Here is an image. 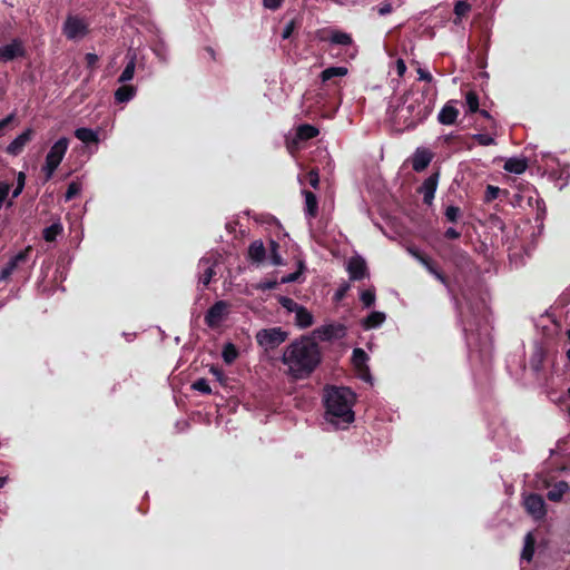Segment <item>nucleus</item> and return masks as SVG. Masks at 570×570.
Listing matches in <instances>:
<instances>
[{
    "label": "nucleus",
    "instance_id": "obj_1",
    "mask_svg": "<svg viewBox=\"0 0 570 570\" xmlns=\"http://www.w3.org/2000/svg\"><path fill=\"white\" fill-rule=\"evenodd\" d=\"M281 360L287 366L288 376L296 381L305 380L322 363V351L313 337L303 335L285 347Z\"/></svg>",
    "mask_w": 570,
    "mask_h": 570
},
{
    "label": "nucleus",
    "instance_id": "obj_2",
    "mask_svg": "<svg viewBox=\"0 0 570 570\" xmlns=\"http://www.w3.org/2000/svg\"><path fill=\"white\" fill-rule=\"evenodd\" d=\"M355 397V393L350 387L326 386L323 402L327 422L336 429H346L348 424L354 422L355 413L353 405Z\"/></svg>",
    "mask_w": 570,
    "mask_h": 570
},
{
    "label": "nucleus",
    "instance_id": "obj_3",
    "mask_svg": "<svg viewBox=\"0 0 570 570\" xmlns=\"http://www.w3.org/2000/svg\"><path fill=\"white\" fill-rule=\"evenodd\" d=\"M431 90L430 86H425L420 94L411 90L404 95V104L407 105L399 112L404 128L413 129L431 115L434 107V98L429 97Z\"/></svg>",
    "mask_w": 570,
    "mask_h": 570
},
{
    "label": "nucleus",
    "instance_id": "obj_4",
    "mask_svg": "<svg viewBox=\"0 0 570 570\" xmlns=\"http://www.w3.org/2000/svg\"><path fill=\"white\" fill-rule=\"evenodd\" d=\"M69 147V139L67 137L59 138L50 148L46 156L42 171L45 180L48 181L52 178L55 171L61 164Z\"/></svg>",
    "mask_w": 570,
    "mask_h": 570
},
{
    "label": "nucleus",
    "instance_id": "obj_5",
    "mask_svg": "<svg viewBox=\"0 0 570 570\" xmlns=\"http://www.w3.org/2000/svg\"><path fill=\"white\" fill-rule=\"evenodd\" d=\"M410 253L426 268V271L430 274H432L439 282H441L446 287L448 292L451 294L456 305V308L460 309L461 305L458 295L454 293V289L450 283L449 277L442 271L439 269L436 263L430 256H428L417 248L410 249Z\"/></svg>",
    "mask_w": 570,
    "mask_h": 570
},
{
    "label": "nucleus",
    "instance_id": "obj_6",
    "mask_svg": "<svg viewBox=\"0 0 570 570\" xmlns=\"http://www.w3.org/2000/svg\"><path fill=\"white\" fill-rule=\"evenodd\" d=\"M62 33L68 40L81 39L89 33V24L83 18L69 14L63 22Z\"/></svg>",
    "mask_w": 570,
    "mask_h": 570
},
{
    "label": "nucleus",
    "instance_id": "obj_7",
    "mask_svg": "<svg viewBox=\"0 0 570 570\" xmlns=\"http://www.w3.org/2000/svg\"><path fill=\"white\" fill-rule=\"evenodd\" d=\"M286 338L287 333L283 331L281 327L264 328L258 331V333L256 334V341L258 345L266 350L277 347L279 344L285 342Z\"/></svg>",
    "mask_w": 570,
    "mask_h": 570
},
{
    "label": "nucleus",
    "instance_id": "obj_8",
    "mask_svg": "<svg viewBox=\"0 0 570 570\" xmlns=\"http://www.w3.org/2000/svg\"><path fill=\"white\" fill-rule=\"evenodd\" d=\"M27 50L23 41L19 38H14L11 42L0 46V62L7 63L19 58H24Z\"/></svg>",
    "mask_w": 570,
    "mask_h": 570
},
{
    "label": "nucleus",
    "instance_id": "obj_9",
    "mask_svg": "<svg viewBox=\"0 0 570 570\" xmlns=\"http://www.w3.org/2000/svg\"><path fill=\"white\" fill-rule=\"evenodd\" d=\"M229 304L226 301L215 302L205 314V323L210 328H217L227 315Z\"/></svg>",
    "mask_w": 570,
    "mask_h": 570
},
{
    "label": "nucleus",
    "instance_id": "obj_10",
    "mask_svg": "<svg viewBox=\"0 0 570 570\" xmlns=\"http://www.w3.org/2000/svg\"><path fill=\"white\" fill-rule=\"evenodd\" d=\"M524 508L527 512L535 520H541L546 517V503L540 494L531 493L524 499Z\"/></svg>",
    "mask_w": 570,
    "mask_h": 570
},
{
    "label": "nucleus",
    "instance_id": "obj_11",
    "mask_svg": "<svg viewBox=\"0 0 570 570\" xmlns=\"http://www.w3.org/2000/svg\"><path fill=\"white\" fill-rule=\"evenodd\" d=\"M439 178L440 173L435 171L431 174L426 179H424L423 184L419 187L417 193L423 195L424 204L432 205L439 184Z\"/></svg>",
    "mask_w": 570,
    "mask_h": 570
},
{
    "label": "nucleus",
    "instance_id": "obj_12",
    "mask_svg": "<svg viewBox=\"0 0 570 570\" xmlns=\"http://www.w3.org/2000/svg\"><path fill=\"white\" fill-rule=\"evenodd\" d=\"M35 136V130L32 128L26 129L22 134L16 137L6 148V153L11 156L20 155L27 144H29Z\"/></svg>",
    "mask_w": 570,
    "mask_h": 570
},
{
    "label": "nucleus",
    "instance_id": "obj_13",
    "mask_svg": "<svg viewBox=\"0 0 570 570\" xmlns=\"http://www.w3.org/2000/svg\"><path fill=\"white\" fill-rule=\"evenodd\" d=\"M347 272L352 281H361L368 276L366 262L361 256L352 257L347 264Z\"/></svg>",
    "mask_w": 570,
    "mask_h": 570
},
{
    "label": "nucleus",
    "instance_id": "obj_14",
    "mask_svg": "<svg viewBox=\"0 0 570 570\" xmlns=\"http://www.w3.org/2000/svg\"><path fill=\"white\" fill-rule=\"evenodd\" d=\"M433 154L426 148H417L412 157V168L416 173H421L430 165Z\"/></svg>",
    "mask_w": 570,
    "mask_h": 570
},
{
    "label": "nucleus",
    "instance_id": "obj_15",
    "mask_svg": "<svg viewBox=\"0 0 570 570\" xmlns=\"http://www.w3.org/2000/svg\"><path fill=\"white\" fill-rule=\"evenodd\" d=\"M328 36L327 37H320L321 41H328L334 45L340 46H351L353 43V38L350 33L337 30V29H330L327 30Z\"/></svg>",
    "mask_w": 570,
    "mask_h": 570
},
{
    "label": "nucleus",
    "instance_id": "obj_16",
    "mask_svg": "<svg viewBox=\"0 0 570 570\" xmlns=\"http://www.w3.org/2000/svg\"><path fill=\"white\" fill-rule=\"evenodd\" d=\"M266 253L267 250L259 239L252 242L248 246V258L253 263H263L266 258Z\"/></svg>",
    "mask_w": 570,
    "mask_h": 570
},
{
    "label": "nucleus",
    "instance_id": "obj_17",
    "mask_svg": "<svg viewBox=\"0 0 570 570\" xmlns=\"http://www.w3.org/2000/svg\"><path fill=\"white\" fill-rule=\"evenodd\" d=\"M458 116L459 110L451 102H448L439 112L438 120L442 125L450 126L455 124Z\"/></svg>",
    "mask_w": 570,
    "mask_h": 570
},
{
    "label": "nucleus",
    "instance_id": "obj_18",
    "mask_svg": "<svg viewBox=\"0 0 570 570\" xmlns=\"http://www.w3.org/2000/svg\"><path fill=\"white\" fill-rule=\"evenodd\" d=\"M303 195L305 197V215L308 218H316L318 215V200L316 195L307 189H304Z\"/></svg>",
    "mask_w": 570,
    "mask_h": 570
},
{
    "label": "nucleus",
    "instance_id": "obj_19",
    "mask_svg": "<svg viewBox=\"0 0 570 570\" xmlns=\"http://www.w3.org/2000/svg\"><path fill=\"white\" fill-rule=\"evenodd\" d=\"M528 168L527 158L512 157L505 160L503 169L509 173L517 175L523 174Z\"/></svg>",
    "mask_w": 570,
    "mask_h": 570
},
{
    "label": "nucleus",
    "instance_id": "obj_20",
    "mask_svg": "<svg viewBox=\"0 0 570 570\" xmlns=\"http://www.w3.org/2000/svg\"><path fill=\"white\" fill-rule=\"evenodd\" d=\"M385 313L373 311L362 321V326L364 330L377 328L385 322Z\"/></svg>",
    "mask_w": 570,
    "mask_h": 570
},
{
    "label": "nucleus",
    "instance_id": "obj_21",
    "mask_svg": "<svg viewBox=\"0 0 570 570\" xmlns=\"http://www.w3.org/2000/svg\"><path fill=\"white\" fill-rule=\"evenodd\" d=\"M313 323H314V317H313L312 313L306 307H304L302 305L299 308H297V311L295 313V324L299 328H307V327L312 326Z\"/></svg>",
    "mask_w": 570,
    "mask_h": 570
},
{
    "label": "nucleus",
    "instance_id": "obj_22",
    "mask_svg": "<svg viewBox=\"0 0 570 570\" xmlns=\"http://www.w3.org/2000/svg\"><path fill=\"white\" fill-rule=\"evenodd\" d=\"M75 137L87 145L97 144L99 141L98 132L86 127L77 128L75 130Z\"/></svg>",
    "mask_w": 570,
    "mask_h": 570
},
{
    "label": "nucleus",
    "instance_id": "obj_23",
    "mask_svg": "<svg viewBox=\"0 0 570 570\" xmlns=\"http://www.w3.org/2000/svg\"><path fill=\"white\" fill-rule=\"evenodd\" d=\"M320 130L317 127L309 124H302L296 128V138L306 141L318 136Z\"/></svg>",
    "mask_w": 570,
    "mask_h": 570
},
{
    "label": "nucleus",
    "instance_id": "obj_24",
    "mask_svg": "<svg viewBox=\"0 0 570 570\" xmlns=\"http://www.w3.org/2000/svg\"><path fill=\"white\" fill-rule=\"evenodd\" d=\"M136 95V88L131 85H122L115 91V100L118 104L128 102Z\"/></svg>",
    "mask_w": 570,
    "mask_h": 570
},
{
    "label": "nucleus",
    "instance_id": "obj_25",
    "mask_svg": "<svg viewBox=\"0 0 570 570\" xmlns=\"http://www.w3.org/2000/svg\"><path fill=\"white\" fill-rule=\"evenodd\" d=\"M198 267L203 268V272L199 276V282L203 283L204 286H207L216 274L214 266L209 264L208 259H200Z\"/></svg>",
    "mask_w": 570,
    "mask_h": 570
},
{
    "label": "nucleus",
    "instance_id": "obj_26",
    "mask_svg": "<svg viewBox=\"0 0 570 570\" xmlns=\"http://www.w3.org/2000/svg\"><path fill=\"white\" fill-rule=\"evenodd\" d=\"M63 233V226L60 222H56L42 230V237L46 242L51 243Z\"/></svg>",
    "mask_w": 570,
    "mask_h": 570
},
{
    "label": "nucleus",
    "instance_id": "obj_27",
    "mask_svg": "<svg viewBox=\"0 0 570 570\" xmlns=\"http://www.w3.org/2000/svg\"><path fill=\"white\" fill-rule=\"evenodd\" d=\"M569 490V485L564 481L558 482L551 490L548 491L547 498L552 502L561 501L563 494Z\"/></svg>",
    "mask_w": 570,
    "mask_h": 570
},
{
    "label": "nucleus",
    "instance_id": "obj_28",
    "mask_svg": "<svg viewBox=\"0 0 570 570\" xmlns=\"http://www.w3.org/2000/svg\"><path fill=\"white\" fill-rule=\"evenodd\" d=\"M472 9V6L466 0H458L454 3L453 12L455 14L454 23L459 24L462 18L465 17Z\"/></svg>",
    "mask_w": 570,
    "mask_h": 570
},
{
    "label": "nucleus",
    "instance_id": "obj_29",
    "mask_svg": "<svg viewBox=\"0 0 570 570\" xmlns=\"http://www.w3.org/2000/svg\"><path fill=\"white\" fill-rule=\"evenodd\" d=\"M451 261L456 266L461 267L470 262L469 254L460 247H451Z\"/></svg>",
    "mask_w": 570,
    "mask_h": 570
},
{
    "label": "nucleus",
    "instance_id": "obj_30",
    "mask_svg": "<svg viewBox=\"0 0 570 570\" xmlns=\"http://www.w3.org/2000/svg\"><path fill=\"white\" fill-rule=\"evenodd\" d=\"M346 75H347V68H345V67H330L322 71L321 79L323 82H325L335 77H344Z\"/></svg>",
    "mask_w": 570,
    "mask_h": 570
},
{
    "label": "nucleus",
    "instance_id": "obj_31",
    "mask_svg": "<svg viewBox=\"0 0 570 570\" xmlns=\"http://www.w3.org/2000/svg\"><path fill=\"white\" fill-rule=\"evenodd\" d=\"M544 358L546 352L543 351V348L538 347L531 355L530 367L537 373L540 372L543 367Z\"/></svg>",
    "mask_w": 570,
    "mask_h": 570
},
{
    "label": "nucleus",
    "instance_id": "obj_32",
    "mask_svg": "<svg viewBox=\"0 0 570 570\" xmlns=\"http://www.w3.org/2000/svg\"><path fill=\"white\" fill-rule=\"evenodd\" d=\"M239 353L235 344L226 343L223 347L222 356L226 364H232L236 361Z\"/></svg>",
    "mask_w": 570,
    "mask_h": 570
},
{
    "label": "nucleus",
    "instance_id": "obj_33",
    "mask_svg": "<svg viewBox=\"0 0 570 570\" xmlns=\"http://www.w3.org/2000/svg\"><path fill=\"white\" fill-rule=\"evenodd\" d=\"M268 250H269L271 263L274 266L284 265L283 257L279 254V244L276 240H274V239L269 240Z\"/></svg>",
    "mask_w": 570,
    "mask_h": 570
},
{
    "label": "nucleus",
    "instance_id": "obj_34",
    "mask_svg": "<svg viewBox=\"0 0 570 570\" xmlns=\"http://www.w3.org/2000/svg\"><path fill=\"white\" fill-rule=\"evenodd\" d=\"M135 68H136L135 58H131L128 61V63L126 65L125 69L122 70L118 81L121 83H126L127 81L131 80L135 75Z\"/></svg>",
    "mask_w": 570,
    "mask_h": 570
},
{
    "label": "nucleus",
    "instance_id": "obj_35",
    "mask_svg": "<svg viewBox=\"0 0 570 570\" xmlns=\"http://www.w3.org/2000/svg\"><path fill=\"white\" fill-rule=\"evenodd\" d=\"M32 252V247L28 246L24 249L20 250L17 255L9 259V263H13V268L17 269L20 264H23L28 261L30 253Z\"/></svg>",
    "mask_w": 570,
    "mask_h": 570
},
{
    "label": "nucleus",
    "instance_id": "obj_36",
    "mask_svg": "<svg viewBox=\"0 0 570 570\" xmlns=\"http://www.w3.org/2000/svg\"><path fill=\"white\" fill-rule=\"evenodd\" d=\"M534 553V539L531 533L525 537L524 547L522 550V559L530 561Z\"/></svg>",
    "mask_w": 570,
    "mask_h": 570
},
{
    "label": "nucleus",
    "instance_id": "obj_37",
    "mask_svg": "<svg viewBox=\"0 0 570 570\" xmlns=\"http://www.w3.org/2000/svg\"><path fill=\"white\" fill-rule=\"evenodd\" d=\"M375 289L374 287L367 288L361 292L360 299L364 307L370 308L375 303Z\"/></svg>",
    "mask_w": 570,
    "mask_h": 570
},
{
    "label": "nucleus",
    "instance_id": "obj_38",
    "mask_svg": "<svg viewBox=\"0 0 570 570\" xmlns=\"http://www.w3.org/2000/svg\"><path fill=\"white\" fill-rule=\"evenodd\" d=\"M367 358V354L362 348L356 347L353 350V362L358 370H362V367H365L367 370L365 365Z\"/></svg>",
    "mask_w": 570,
    "mask_h": 570
},
{
    "label": "nucleus",
    "instance_id": "obj_39",
    "mask_svg": "<svg viewBox=\"0 0 570 570\" xmlns=\"http://www.w3.org/2000/svg\"><path fill=\"white\" fill-rule=\"evenodd\" d=\"M465 102L469 109V112L474 114L479 111V96L475 91H468L465 95Z\"/></svg>",
    "mask_w": 570,
    "mask_h": 570
},
{
    "label": "nucleus",
    "instance_id": "obj_40",
    "mask_svg": "<svg viewBox=\"0 0 570 570\" xmlns=\"http://www.w3.org/2000/svg\"><path fill=\"white\" fill-rule=\"evenodd\" d=\"M444 216L449 223H456L462 216V210L459 206L450 205L445 208Z\"/></svg>",
    "mask_w": 570,
    "mask_h": 570
},
{
    "label": "nucleus",
    "instance_id": "obj_41",
    "mask_svg": "<svg viewBox=\"0 0 570 570\" xmlns=\"http://www.w3.org/2000/svg\"><path fill=\"white\" fill-rule=\"evenodd\" d=\"M277 302L286 311L294 312V313H296L297 308H299L302 306L298 303H296L293 298L287 297V296H282V295L277 297Z\"/></svg>",
    "mask_w": 570,
    "mask_h": 570
},
{
    "label": "nucleus",
    "instance_id": "obj_42",
    "mask_svg": "<svg viewBox=\"0 0 570 570\" xmlns=\"http://www.w3.org/2000/svg\"><path fill=\"white\" fill-rule=\"evenodd\" d=\"M303 269H304V263L303 262H299L298 263V269L294 273H291L288 275H285L281 278L279 283L281 284H287V283H294V282H298L299 281V277L302 276L303 274Z\"/></svg>",
    "mask_w": 570,
    "mask_h": 570
},
{
    "label": "nucleus",
    "instance_id": "obj_43",
    "mask_svg": "<svg viewBox=\"0 0 570 570\" xmlns=\"http://www.w3.org/2000/svg\"><path fill=\"white\" fill-rule=\"evenodd\" d=\"M191 387L195 390V391H198L203 394H210L212 393V389H210V385L208 383V381L206 379H198L196 380Z\"/></svg>",
    "mask_w": 570,
    "mask_h": 570
},
{
    "label": "nucleus",
    "instance_id": "obj_44",
    "mask_svg": "<svg viewBox=\"0 0 570 570\" xmlns=\"http://www.w3.org/2000/svg\"><path fill=\"white\" fill-rule=\"evenodd\" d=\"M80 190H81L80 184L77 181H71L68 185L67 191L65 194L66 202H69L71 199H73L76 196H78L80 194Z\"/></svg>",
    "mask_w": 570,
    "mask_h": 570
},
{
    "label": "nucleus",
    "instance_id": "obj_45",
    "mask_svg": "<svg viewBox=\"0 0 570 570\" xmlns=\"http://www.w3.org/2000/svg\"><path fill=\"white\" fill-rule=\"evenodd\" d=\"M500 193H501V189L499 187L493 186V185H488L483 199L485 203H491L499 197Z\"/></svg>",
    "mask_w": 570,
    "mask_h": 570
},
{
    "label": "nucleus",
    "instance_id": "obj_46",
    "mask_svg": "<svg viewBox=\"0 0 570 570\" xmlns=\"http://www.w3.org/2000/svg\"><path fill=\"white\" fill-rule=\"evenodd\" d=\"M26 185V174L23 171H19L17 176V185L12 191V198H17L23 190Z\"/></svg>",
    "mask_w": 570,
    "mask_h": 570
},
{
    "label": "nucleus",
    "instance_id": "obj_47",
    "mask_svg": "<svg viewBox=\"0 0 570 570\" xmlns=\"http://www.w3.org/2000/svg\"><path fill=\"white\" fill-rule=\"evenodd\" d=\"M473 140L481 146H491L495 144L494 138L487 134H475L473 135Z\"/></svg>",
    "mask_w": 570,
    "mask_h": 570
},
{
    "label": "nucleus",
    "instance_id": "obj_48",
    "mask_svg": "<svg viewBox=\"0 0 570 570\" xmlns=\"http://www.w3.org/2000/svg\"><path fill=\"white\" fill-rule=\"evenodd\" d=\"M278 284H281V283L276 279H266V281L258 283L256 285V288L265 292V291H271V289L277 288Z\"/></svg>",
    "mask_w": 570,
    "mask_h": 570
},
{
    "label": "nucleus",
    "instance_id": "obj_49",
    "mask_svg": "<svg viewBox=\"0 0 570 570\" xmlns=\"http://www.w3.org/2000/svg\"><path fill=\"white\" fill-rule=\"evenodd\" d=\"M11 189V184L7 181H0V209L3 206L6 198L8 197Z\"/></svg>",
    "mask_w": 570,
    "mask_h": 570
},
{
    "label": "nucleus",
    "instance_id": "obj_50",
    "mask_svg": "<svg viewBox=\"0 0 570 570\" xmlns=\"http://www.w3.org/2000/svg\"><path fill=\"white\" fill-rule=\"evenodd\" d=\"M307 178H308V183L309 185L317 189L318 186H320V175H318V171L316 169H312L308 171L307 174Z\"/></svg>",
    "mask_w": 570,
    "mask_h": 570
},
{
    "label": "nucleus",
    "instance_id": "obj_51",
    "mask_svg": "<svg viewBox=\"0 0 570 570\" xmlns=\"http://www.w3.org/2000/svg\"><path fill=\"white\" fill-rule=\"evenodd\" d=\"M14 271L16 269L13 268V263L8 262L6 266L0 269V282L7 281Z\"/></svg>",
    "mask_w": 570,
    "mask_h": 570
},
{
    "label": "nucleus",
    "instance_id": "obj_52",
    "mask_svg": "<svg viewBox=\"0 0 570 570\" xmlns=\"http://www.w3.org/2000/svg\"><path fill=\"white\" fill-rule=\"evenodd\" d=\"M86 66L89 69H95L97 67V63L99 61V58L96 53L88 52L85 56Z\"/></svg>",
    "mask_w": 570,
    "mask_h": 570
},
{
    "label": "nucleus",
    "instance_id": "obj_53",
    "mask_svg": "<svg viewBox=\"0 0 570 570\" xmlns=\"http://www.w3.org/2000/svg\"><path fill=\"white\" fill-rule=\"evenodd\" d=\"M392 11H393V7L389 1H384L377 7V12L380 16H386V14L391 13Z\"/></svg>",
    "mask_w": 570,
    "mask_h": 570
},
{
    "label": "nucleus",
    "instance_id": "obj_54",
    "mask_svg": "<svg viewBox=\"0 0 570 570\" xmlns=\"http://www.w3.org/2000/svg\"><path fill=\"white\" fill-rule=\"evenodd\" d=\"M348 289H350V285L347 283L342 284L335 293V299L336 301L343 299Z\"/></svg>",
    "mask_w": 570,
    "mask_h": 570
},
{
    "label": "nucleus",
    "instance_id": "obj_55",
    "mask_svg": "<svg viewBox=\"0 0 570 570\" xmlns=\"http://www.w3.org/2000/svg\"><path fill=\"white\" fill-rule=\"evenodd\" d=\"M283 0H263L265 8L271 10H277L282 6Z\"/></svg>",
    "mask_w": 570,
    "mask_h": 570
},
{
    "label": "nucleus",
    "instance_id": "obj_56",
    "mask_svg": "<svg viewBox=\"0 0 570 570\" xmlns=\"http://www.w3.org/2000/svg\"><path fill=\"white\" fill-rule=\"evenodd\" d=\"M461 237V233L458 232L455 228L453 227H449L445 232H444V238L446 239H458Z\"/></svg>",
    "mask_w": 570,
    "mask_h": 570
},
{
    "label": "nucleus",
    "instance_id": "obj_57",
    "mask_svg": "<svg viewBox=\"0 0 570 570\" xmlns=\"http://www.w3.org/2000/svg\"><path fill=\"white\" fill-rule=\"evenodd\" d=\"M417 73L420 80H424L426 82H431L433 80L432 73L425 69L419 68Z\"/></svg>",
    "mask_w": 570,
    "mask_h": 570
},
{
    "label": "nucleus",
    "instance_id": "obj_58",
    "mask_svg": "<svg viewBox=\"0 0 570 570\" xmlns=\"http://www.w3.org/2000/svg\"><path fill=\"white\" fill-rule=\"evenodd\" d=\"M294 28H295L294 21L288 22L282 32V38L288 39L292 36Z\"/></svg>",
    "mask_w": 570,
    "mask_h": 570
},
{
    "label": "nucleus",
    "instance_id": "obj_59",
    "mask_svg": "<svg viewBox=\"0 0 570 570\" xmlns=\"http://www.w3.org/2000/svg\"><path fill=\"white\" fill-rule=\"evenodd\" d=\"M406 71V65L402 59L396 61V72L400 77H403Z\"/></svg>",
    "mask_w": 570,
    "mask_h": 570
},
{
    "label": "nucleus",
    "instance_id": "obj_60",
    "mask_svg": "<svg viewBox=\"0 0 570 570\" xmlns=\"http://www.w3.org/2000/svg\"><path fill=\"white\" fill-rule=\"evenodd\" d=\"M463 330L465 332V335H466V341H468V344L471 346L472 343H471V338L473 336L472 334V327L470 325H468V323L464 322V325H463Z\"/></svg>",
    "mask_w": 570,
    "mask_h": 570
},
{
    "label": "nucleus",
    "instance_id": "obj_61",
    "mask_svg": "<svg viewBox=\"0 0 570 570\" xmlns=\"http://www.w3.org/2000/svg\"><path fill=\"white\" fill-rule=\"evenodd\" d=\"M492 222L494 223V226H497L499 229H501L502 232L504 230L505 224L500 217H498V216L493 217Z\"/></svg>",
    "mask_w": 570,
    "mask_h": 570
},
{
    "label": "nucleus",
    "instance_id": "obj_62",
    "mask_svg": "<svg viewBox=\"0 0 570 570\" xmlns=\"http://www.w3.org/2000/svg\"><path fill=\"white\" fill-rule=\"evenodd\" d=\"M333 328L334 326L333 325H328V326H325L324 330H323V333L324 335L327 337V338H331L333 336Z\"/></svg>",
    "mask_w": 570,
    "mask_h": 570
},
{
    "label": "nucleus",
    "instance_id": "obj_63",
    "mask_svg": "<svg viewBox=\"0 0 570 570\" xmlns=\"http://www.w3.org/2000/svg\"><path fill=\"white\" fill-rule=\"evenodd\" d=\"M204 50L210 56V58L213 60H216V52H215L214 48L207 46L204 48Z\"/></svg>",
    "mask_w": 570,
    "mask_h": 570
},
{
    "label": "nucleus",
    "instance_id": "obj_64",
    "mask_svg": "<svg viewBox=\"0 0 570 570\" xmlns=\"http://www.w3.org/2000/svg\"><path fill=\"white\" fill-rule=\"evenodd\" d=\"M212 373L217 376V379L220 381L223 379V372L222 370L219 368H216V367H212Z\"/></svg>",
    "mask_w": 570,
    "mask_h": 570
}]
</instances>
